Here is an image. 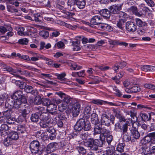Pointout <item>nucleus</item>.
I'll return each instance as SVG.
<instances>
[{
	"label": "nucleus",
	"instance_id": "obj_1",
	"mask_svg": "<svg viewBox=\"0 0 155 155\" xmlns=\"http://www.w3.org/2000/svg\"><path fill=\"white\" fill-rule=\"evenodd\" d=\"M94 134H100L104 136H107L106 140L108 143L110 144L113 140V136L111 135H108L110 134V131L105 127H102L101 125L95 126L94 128Z\"/></svg>",
	"mask_w": 155,
	"mask_h": 155
},
{
	"label": "nucleus",
	"instance_id": "obj_2",
	"mask_svg": "<svg viewBox=\"0 0 155 155\" xmlns=\"http://www.w3.org/2000/svg\"><path fill=\"white\" fill-rule=\"evenodd\" d=\"M100 142L101 143H100V141L98 139L94 140L93 138H89L84 142V145L88 147L93 151H97L98 149V147H101L103 145V140L101 138V135L100 136Z\"/></svg>",
	"mask_w": 155,
	"mask_h": 155
},
{
	"label": "nucleus",
	"instance_id": "obj_3",
	"mask_svg": "<svg viewBox=\"0 0 155 155\" xmlns=\"http://www.w3.org/2000/svg\"><path fill=\"white\" fill-rule=\"evenodd\" d=\"M30 149L32 153L41 155L43 153L45 147L41 145L38 141L34 140L31 142L29 145Z\"/></svg>",
	"mask_w": 155,
	"mask_h": 155
},
{
	"label": "nucleus",
	"instance_id": "obj_4",
	"mask_svg": "<svg viewBox=\"0 0 155 155\" xmlns=\"http://www.w3.org/2000/svg\"><path fill=\"white\" fill-rule=\"evenodd\" d=\"M12 97L15 100H20L25 103L27 102V100L25 96L23 94L22 91H17L14 93Z\"/></svg>",
	"mask_w": 155,
	"mask_h": 155
},
{
	"label": "nucleus",
	"instance_id": "obj_5",
	"mask_svg": "<svg viewBox=\"0 0 155 155\" xmlns=\"http://www.w3.org/2000/svg\"><path fill=\"white\" fill-rule=\"evenodd\" d=\"M0 67L2 69H3L4 71H7L10 73L14 76L18 77L19 75L17 74H13V69L10 66L7 65L5 63L3 62H0Z\"/></svg>",
	"mask_w": 155,
	"mask_h": 155
},
{
	"label": "nucleus",
	"instance_id": "obj_6",
	"mask_svg": "<svg viewBox=\"0 0 155 155\" xmlns=\"http://www.w3.org/2000/svg\"><path fill=\"white\" fill-rule=\"evenodd\" d=\"M71 110L72 113V115L73 117H77L79 114L80 111V106L79 104L78 103H75L73 105H71Z\"/></svg>",
	"mask_w": 155,
	"mask_h": 155
},
{
	"label": "nucleus",
	"instance_id": "obj_7",
	"mask_svg": "<svg viewBox=\"0 0 155 155\" xmlns=\"http://www.w3.org/2000/svg\"><path fill=\"white\" fill-rule=\"evenodd\" d=\"M84 118L79 119L74 126V130L78 132L81 131L83 128V124L84 123Z\"/></svg>",
	"mask_w": 155,
	"mask_h": 155
},
{
	"label": "nucleus",
	"instance_id": "obj_8",
	"mask_svg": "<svg viewBox=\"0 0 155 155\" xmlns=\"http://www.w3.org/2000/svg\"><path fill=\"white\" fill-rule=\"evenodd\" d=\"M113 111L116 117L118 119L119 122H121L123 121L124 122L126 121V119L125 117L121 114L120 110L117 109H114Z\"/></svg>",
	"mask_w": 155,
	"mask_h": 155
},
{
	"label": "nucleus",
	"instance_id": "obj_9",
	"mask_svg": "<svg viewBox=\"0 0 155 155\" xmlns=\"http://www.w3.org/2000/svg\"><path fill=\"white\" fill-rule=\"evenodd\" d=\"M111 121V118L106 114H103L101 118V123L103 125L108 126Z\"/></svg>",
	"mask_w": 155,
	"mask_h": 155
},
{
	"label": "nucleus",
	"instance_id": "obj_10",
	"mask_svg": "<svg viewBox=\"0 0 155 155\" xmlns=\"http://www.w3.org/2000/svg\"><path fill=\"white\" fill-rule=\"evenodd\" d=\"M126 28L128 31L133 32L136 30L137 26L134 23L128 21L126 24Z\"/></svg>",
	"mask_w": 155,
	"mask_h": 155
},
{
	"label": "nucleus",
	"instance_id": "obj_11",
	"mask_svg": "<svg viewBox=\"0 0 155 155\" xmlns=\"http://www.w3.org/2000/svg\"><path fill=\"white\" fill-rule=\"evenodd\" d=\"M21 119V116L19 117L16 120L15 118L10 117L7 118L6 122L9 124H15V122H17L18 123L22 122Z\"/></svg>",
	"mask_w": 155,
	"mask_h": 155
},
{
	"label": "nucleus",
	"instance_id": "obj_12",
	"mask_svg": "<svg viewBox=\"0 0 155 155\" xmlns=\"http://www.w3.org/2000/svg\"><path fill=\"white\" fill-rule=\"evenodd\" d=\"M39 119L41 120V121L50 120L51 115L48 113L43 112L40 114Z\"/></svg>",
	"mask_w": 155,
	"mask_h": 155
},
{
	"label": "nucleus",
	"instance_id": "obj_13",
	"mask_svg": "<svg viewBox=\"0 0 155 155\" xmlns=\"http://www.w3.org/2000/svg\"><path fill=\"white\" fill-rule=\"evenodd\" d=\"M71 42L72 43V45L73 46V51H78L80 50L81 47L80 46V41L79 40L71 41Z\"/></svg>",
	"mask_w": 155,
	"mask_h": 155
},
{
	"label": "nucleus",
	"instance_id": "obj_14",
	"mask_svg": "<svg viewBox=\"0 0 155 155\" xmlns=\"http://www.w3.org/2000/svg\"><path fill=\"white\" fill-rule=\"evenodd\" d=\"M142 71L145 72L153 71H155V66L147 65H143L141 66Z\"/></svg>",
	"mask_w": 155,
	"mask_h": 155
},
{
	"label": "nucleus",
	"instance_id": "obj_15",
	"mask_svg": "<svg viewBox=\"0 0 155 155\" xmlns=\"http://www.w3.org/2000/svg\"><path fill=\"white\" fill-rule=\"evenodd\" d=\"M17 133L19 136L23 137L26 136V131L25 127L23 126H20L18 127L17 129Z\"/></svg>",
	"mask_w": 155,
	"mask_h": 155
},
{
	"label": "nucleus",
	"instance_id": "obj_16",
	"mask_svg": "<svg viewBox=\"0 0 155 155\" xmlns=\"http://www.w3.org/2000/svg\"><path fill=\"white\" fill-rule=\"evenodd\" d=\"M130 132L132 135V137L134 138V140L135 141V140H137L140 138V135L137 129H131Z\"/></svg>",
	"mask_w": 155,
	"mask_h": 155
},
{
	"label": "nucleus",
	"instance_id": "obj_17",
	"mask_svg": "<svg viewBox=\"0 0 155 155\" xmlns=\"http://www.w3.org/2000/svg\"><path fill=\"white\" fill-rule=\"evenodd\" d=\"M91 112V107L89 106H87L84 109V116L83 118L85 117L86 118V119L89 118L90 117Z\"/></svg>",
	"mask_w": 155,
	"mask_h": 155
},
{
	"label": "nucleus",
	"instance_id": "obj_18",
	"mask_svg": "<svg viewBox=\"0 0 155 155\" xmlns=\"http://www.w3.org/2000/svg\"><path fill=\"white\" fill-rule=\"evenodd\" d=\"M18 133L15 131L10 132L8 134V136L12 140H16L18 139L19 137Z\"/></svg>",
	"mask_w": 155,
	"mask_h": 155
},
{
	"label": "nucleus",
	"instance_id": "obj_19",
	"mask_svg": "<svg viewBox=\"0 0 155 155\" xmlns=\"http://www.w3.org/2000/svg\"><path fill=\"white\" fill-rule=\"evenodd\" d=\"M91 123L97 126V124L99 122V119L97 115L95 113H93L91 116Z\"/></svg>",
	"mask_w": 155,
	"mask_h": 155
},
{
	"label": "nucleus",
	"instance_id": "obj_20",
	"mask_svg": "<svg viewBox=\"0 0 155 155\" xmlns=\"http://www.w3.org/2000/svg\"><path fill=\"white\" fill-rule=\"evenodd\" d=\"M13 107V100L8 99L5 102V107L6 108L11 109Z\"/></svg>",
	"mask_w": 155,
	"mask_h": 155
},
{
	"label": "nucleus",
	"instance_id": "obj_21",
	"mask_svg": "<svg viewBox=\"0 0 155 155\" xmlns=\"http://www.w3.org/2000/svg\"><path fill=\"white\" fill-rule=\"evenodd\" d=\"M140 115L143 121H149L151 119V115L149 113H141Z\"/></svg>",
	"mask_w": 155,
	"mask_h": 155
},
{
	"label": "nucleus",
	"instance_id": "obj_22",
	"mask_svg": "<svg viewBox=\"0 0 155 155\" xmlns=\"http://www.w3.org/2000/svg\"><path fill=\"white\" fill-rule=\"evenodd\" d=\"M57 143H52L49 144L46 148V150L48 152H52L56 148L55 146Z\"/></svg>",
	"mask_w": 155,
	"mask_h": 155
},
{
	"label": "nucleus",
	"instance_id": "obj_23",
	"mask_svg": "<svg viewBox=\"0 0 155 155\" xmlns=\"http://www.w3.org/2000/svg\"><path fill=\"white\" fill-rule=\"evenodd\" d=\"M99 13L102 16L108 18L110 17L111 14V12L110 10H100Z\"/></svg>",
	"mask_w": 155,
	"mask_h": 155
},
{
	"label": "nucleus",
	"instance_id": "obj_24",
	"mask_svg": "<svg viewBox=\"0 0 155 155\" xmlns=\"http://www.w3.org/2000/svg\"><path fill=\"white\" fill-rule=\"evenodd\" d=\"M84 123L83 124V128L84 130L88 131L91 128L90 123L87 120L84 119Z\"/></svg>",
	"mask_w": 155,
	"mask_h": 155
},
{
	"label": "nucleus",
	"instance_id": "obj_25",
	"mask_svg": "<svg viewBox=\"0 0 155 155\" xmlns=\"http://www.w3.org/2000/svg\"><path fill=\"white\" fill-rule=\"evenodd\" d=\"M137 117H135V119L133 120H131V123L132 124V128L131 129H137V128L139 126L140 122L137 121Z\"/></svg>",
	"mask_w": 155,
	"mask_h": 155
},
{
	"label": "nucleus",
	"instance_id": "obj_26",
	"mask_svg": "<svg viewBox=\"0 0 155 155\" xmlns=\"http://www.w3.org/2000/svg\"><path fill=\"white\" fill-rule=\"evenodd\" d=\"M39 113L32 114L31 117V120L32 122H37L39 120Z\"/></svg>",
	"mask_w": 155,
	"mask_h": 155
},
{
	"label": "nucleus",
	"instance_id": "obj_27",
	"mask_svg": "<svg viewBox=\"0 0 155 155\" xmlns=\"http://www.w3.org/2000/svg\"><path fill=\"white\" fill-rule=\"evenodd\" d=\"M123 139L126 142H129L130 141H134V139H131V136L128 134V133H126L122 134Z\"/></svg>",
	"mask_w": 155,
	"mask_h": 155
},
{
	"label": "nucleus",
	"instance_id": "obj_28",
	"mask_svg": "<svg viewBox=\"0 0 155 155\" xmlns=\"http://www.w3.org/2000/svg\"><path fill=\"white\" fill-rule=\"evenodd\" d=\"M15 83L16 85L21 89H24L26 85L25 82L20 81H16Z\"/></svg>",
	"mask_w": 155,
	"mask_h": 155
},
{
	"label": "nucleus",
	"instance_id": "obj_29",
	"mask_svg": "<svg viewBox=\"0 0 155 155\" xmlns=\"http://www.w3.org/2000/svg\"><path fill=\"white\" fill-rule=\"evenodd\" d=\"M22 103H24L21 100H13V108L15 109L19 108Z\"/></svg>",
	"mask_w": 155,
	"mask_h": 155
},
{
	"label": "nucleus",
	"instance_id": "obj_30",
	"mask_svg": "<svg viewBox=\"0 0 155 155\" xmlns=\"http://www.w3.org/2000/svg\"><path fill=\"white\" fill-rule=\"evenodd\" d=\"M80 9H83L85 5V2L84 0H78L77 2L76 5Z\"/></svg>",
	"mask_w": 155,
	"mask_h": 155
},
{
	"label": "nucleus",
	"instance_id": "obj_31",
	"mask_svg": "<svg viewBox=\"0 0 155 155\" xmlns=\"http://www.w3.org/2000/svg\"><path fill=\"white\" fill-rule=\"evenodd\" d=\"M115 148L114 146L108 147L106 150L107 155H113L114 152Z\"/></svg>",
	"mask_w": 155,
	"mask_h": 155
},
{
	"label": "nucleus",
	"instance_id": "obj_32",
	"mask_svg": "<svg viewBox=\"0 0 155 155\" xmlns=\"http://www.w3.org/2000/svg\"><path fill=\"white\" fill-rule=\"evenodd\" d=\"M18 73H19L21 74L24 75V74H28L30 75V74L28 71H22L20 69H18L17 70H15L13 69V74H17Z\"/></svg>",
	"mask_w": 155,
	"mask_h": 155
},
{
	"label": "nucleus",
	"instance_id": "obj_33",
	"mask_svg": "<svg viewBox=\"0 0 155 155\" xmlns=\"http://www.w3.org/2000/svg\"><path fill=\"white\" fill-rule=\"evenodd\" d=\"M125 146L124 143H119L117 147V150L120 153L124 151V149Z\"/></svg>",
	"mask_w": 155,
	"mask_h": 155
},
{
	"label": "nucleus",
	"instance_id": "obj_34",
	"mask_svg": "<svg viewBox=\"0 0 155 155\" xmlns=\"http://www.w3.org/2000/svg\"><path fill=\"white\" fill-rule=\"evenodd\" d=\"M137 25L139 26H147V24L145 22H143L142 20L139 18L135 19Z\"/></svg>",
	"mask_w": 155,
	"mask_h": 155
},
{
	"label": "nucleus",
	"instance_id": "obj_35",
	"mask_svg": "<svg viewBox=\"0 0 155 155\" xmlns=\"http://www.w3.org/2000/svg\"><path fill=\"white\" fill-rule=\"evenodd\" d=\"M21 66L25 67V68L31 71H34L38 72H39L40 71L36 68H34L32 66L27 65H21Z\"/></svg>",
	"mask_w": 155,
	"mask_h": 155
},
{
	"label": "nucleus",
	"instance_id": "obj_36",
	"mask_svg": "<svg viewBox=\"0 0 155 155\" xmlns=\"http://www.w3.org/2000/svg\"><path fill=\"white\" fill-rule=\"evenodd\" d=\"M24 91L27 93H31L33 94L34 92H33V88L30 85H26L24 88Z\"/></svg>",
	"mask_w": 155,
	"mask_h": 155
},
{
	"label": "nucleus",
	"instance_id": "obj_37",
	"mask_svg": "<svg viewBox=\"0 0 155 155\" xmlns=\"http://www.w3.org/2000/svg\"><path fill=\"white\" fill-rule=\"evenodd\" d=\"M98 19H99V16H95L93 17L91 21V25H97V23L98 22Z\"/></svg>",
	"mask_w": 155,
	"mask_h": 155
},
{
	"label": "nucleus",
	"instance_id": "obj_38",
	"mask_svg": "<svg viewBox=\"0 0 155 155\" xmlns=\"http://www.w3.org/2000/svg\"><path fill=\"white\" fill-rule=\"evenodd\" d=\"M39 35L44 38H46L49 36V34L48 31L45 30H43L40 32Z\"/></svg>",
	"mask_w": 155,
	"mask_h": 155
},
{
	"label": "nucleus",
	"instance_id": "obj_39",
	"mask_svg": "<svg viewBox=\"0 0 155 155\" xmlns=\"http://www.w3.org/2000/svg\"><path fill=\"white\" fill-rule=\"evenodd\" d=\"M123 4L114 5L110 6L109 9L110 10H120L122 8Z\"/></svg>",
	"mask_w": 155,
	"mask_h": 155
},
{
	"label": "nucleus",
	"instance_id": "obj_40",
	"mask_svg": "<svg viewBox=\"0 0 155 155\" xmlns=\"http://www.w3.org/2000/svg\"><path fill=\"white\" fill-rule=\"evenodd\" d=\"M58 119L65 122L67 119L65 115L62 113L59 112L58 116Z\"/></svg>",
	"mask_w": 155,
	"mask_h": 155
},
{
	"label": "nucleus",
	"instance_id": "obj_41",
	"mask_svg": "<svg viewBox=\"0 0 155 155\" xmlns=\"http://www.w3.org/2000/svg\"><path fill=\"white\" fill-rule=\"evenodd\" d=\"M10 127L6 124H2L0 127V131H8L9 130Z\"/></svg>",
	"mask_w": 155,
	"mask_h": 155
},
{
	"label": "nucleus",
	"instance_id": "obj_42",
	"mask_svg": "<svg viewBox=\"0 0 155 155\" xmlns=\"http://www.w3.org/2000/svg\"><path fill=\"white\" fill-rule=\"evenodd\" d=\"M63 100L64 103H66L67 104H71L72 101L71 98L69 96L66 95H65Z\"/></svg>",
	"mask_w": 155,
	"mask_h": 155
},
{
	"label": "nucleus",
	"instance_id": "obj_43",
	"mask_svg": "<svg viewBox=\"0 0 155 155\" xmlns=\"http://www.w3.org/2000/svg\"><path fill=\"white\" fill-rule=\"evenodd\" d=\"M13 143V141L12 140L9 138V137L8 136L4 140V144L5 146H8L10 145Z\"/></svg>",
	"mask_w": 155,
	"mask_h": 155
},
{
	"label": "nucleus",
	"instance_id": "obj_44",
	"mask_svg": "<svg viewBox=\"0 0 155 155\" xmlns=\"http://www.w3.org/2000/svg\"><path fill=\"white\" fill-rule=\"evenodd\" d=\"M71 105L69 106V104L68 105L66 104H62L59 105V108H61V110H65L67 109L68 107L69 109L71 108Z\"/></svg>",
	"mask_w": 155,
	"mask_h": 155
},
{
	"label": "nucleus",
	"instance_id": "obj_45",
	"mask_svg": "<svg viewBox=\"0 0 155 155\" xmlns=\"http://www.w3.org/2000/svg\"><path fill=\"white\" fill-rule=\"evenodd\" d=\"M76 149L79 153L82 154L83 155L85 154L86 153V150L82 147H78Z\"/></svg>",
	"mask_w": 155,
	"mask_h": 155
},
{
	"label": "nucleus",
	"instance_id": "obj_46",
	"mask_svg": "<svg viewBox=\"0 0 155 155\" xmlns=\"http://www.w3.org/2000/svg\"><path fill=\"white\" fill-rule=\"evenodd\" d=\"M131 88V91L132 93H137L140 91V88L139 86L137 85L133 86Z\"/></svg>",
	"mask_w": 155,
	"mask_h": 155
},
{
	"label": "nucleus",
	"instance_id": "obj_47",
	"mask_svg": "<svg viewBox=\"0 0 155 155\" xmlns=\"http://www.w3.org/2000/svg\"><path fill=\"white\" fill-rule=\"evenodd\" d=\"M12 113V111L11 109H8V110L3 112L4 115L6 118L11 117Z\"/></svg>",
	"mask_w": 155,
	"mask_h": 155
},
{
	"label": "nucleus",
	"instance_id": "obj_48",
	"mask_svg": "<svg viewBox=\"0 0 155 155\" xmlns=\"http://www.w3.org/2000/svg\"><path fill=\"white\" fill-rule=\"evenodd\" d=\"M124 19H121L117 22V25L120 29H122L124 28Z\"/></svg>",
	"mask_w": 155,
	"mask_h": 155
},
{
	"label": "nucleus",
	"instance_id": "obj_49",
	"mask_svg": "<svg viewBox=\"0 0 155 155\" xmlns=\"http://www.w3.org/2000/svg\"><path fill=\"white\" fill-rule=\"evenodd\" d=\"M128 127V124L127 123L124 124L122 125L121 130L122 132V134L127 133Z\"/></svg>",
	"mask_w": 155,
	"mask_h": 155
},
{
	"label": "nucleus",
	"instance_id": "obj_50",
	"mask_svg": "<svg viewBox=\"0 0 155 155\" xmlns=\"http://www.w3.org/2000/svg\"><path fill=\"white\" fill-rule=\"evenodd\" d=\"M42 103L45 106H48L51 104L50 100L48 98H44L42 99Z\"/></svg>",
	"mask_w": 155,
	"mask_h": 155
},
{
	"label": "nucleus",
	"instance_id": "obj_51",
	"mask_svg": "<svg viewBox=\"0 0 155 155\" xmlns=\"http://www.w3.org/2000/svg\"><path fill=\"white\" fill-rule=\"evenodd\" d=\"M56 76H57L58 79L61 81H64L66 79L65 78L66 74L64 73L60 74H57Z\"/></svg>",
	"mask_w": 155,
	"mask_h": 155
},
{
	"label": "nucleus",
	"instance_id": "obj_52",
	"mask_svg": "<svg viewBox=\"0 0 155 155\" xmlns=\"http://www.w3.org/2000/svg\"><path fill=\"white\" fill-rule=\"evenodd\" d=\"M88 135V133L84 131H82L80 134L79 137L83 140H86Z\"/></svg>",
	"mask_w": 155,
	"mask_h": 155
},
{
	"label": "nucleus",
	"instance_id": "obj_53",
	"mask_svg": "<svg viewBox=\"0 0 155 155\" xmlns=\"http://www.w3.org/2000/svg\"><path fill=\"white\" fill-rule=\"evenodd\" d=\"M30 112L29 110L27 108L23 109L21 111V113L22 116L25 118L26 115Z\"/></svg>",
	"mask_w": 155,
	"mask_h": 155
},
{
	"label": "nucleus",
	"instance_id": "obj_54",
	"mask_svg": "<svg viewBox=\"0 0 155 155\" xmlns=\"http://www.w3.org/2000/svg\"><path fill=\"white\" fill-rule=\"evenodd\" d=\"M42 100L40 97H36L34 99V103L35 105H39L42 103Z\"/></svg>",
	"mask_w": 155,
	"mask_h": 155
},
{
	"label": "nucleus",
	"instance_id": "obj_55",
	"mask_svg": "<svg viewBox=\"0 0 155 155\" xmlns=\"http://www.w3.org/2000/svg\"><path fill=\"white\" fill-rule=\"evenodd\" d=\"M40 127L43 128H48V123L46 122V123L44 121H41L40 122Z\"/></svg>",
	"mask_w": 155,
	"mask_h": 155
},
{
	"label": "nucleus",
	"instance_id": "obj_56",
	"mask_svg": "<svg viewBox=\"0 0 155 155\" xmlns=\"http://www.w3.org/2000/svg\"><path fill=\"white\" fill-rule=\"evenodd\" d=\"M28 42V40L26 38H24L19 39L18 41V43L21 44L27 45Z\"/></svg>",
	"mask_w": 155,
	"mask_h": 155
},
{
	"label": "nucleus",
	"instance_id": "obj_57",
	"mask_svg": "<svg viewBox=\"0 0 155 155\" xmlns=\"http://www.w3.org/2000/svg\"><path fill=\"white\" fill-rule=\"evenodd\" d=\"M56 109L54 110V111L53 110H50L49 109H48V112H49L50 114H51L53 116V117H55L56 116H58V114H59L60 112H58L56 110Z\"/></svg>",
	"mask_w": 155,
	"mask_h": 155
},
{
	"label": "nucleus",
	"instance_id": "obj_58",
	"mask_svg": "<svg viewBox=\"0 0 155 155\" xmlns=\"http://www.w3.org/2000/svg\"><path fill=\"white\" fill-rule=\"evenodd\" d=\"M118 16L120 18H122L125 19H126V18H127V14L124 12L120 11H119V13L118 14Z\"/></svg>",
	"mask_w": 155,
	"mask_h": 155
},
{
	"label": "nucleus",
	"instance_id": "obj_59",
	"mask_svg": "<svg viewBox=\"0 0 155 155\" xmlns=\"http://www.w3.org/2000/svg\"><path fill=\"white\" fill-rule=\"evenodd\" d=\"M8 98V95L5 93H4L0 96V99L3 101H6L7 100V98Z\"/></svg>",
	"mask_w": 155,
	"mask_h": 155
},
{
	"label": "nucleus",
	"instance_id": "obj_60",
	"mask_svg": "<svg viewBox=\"0 0 155 155\" xmlns=\"http://www.w3.org/2000/svg\"><path fill=\"white\" fill-rule=\"evenodd\" d=\"M8 29V31H9L7 33V36H8V37L12 36L13 35V33L12 32V28L11 26H8L7 27Z\"/></svg>",
	"mask_w": 155,
	"mask_h": 155
},
{
	"label": "nucleus",
	"instance_id": "obj_61",
	"mask_svg": "<svg viewBox=\"0 0 155 155\" xmlns=\"http://www.w3.org/2000/svg\"><path fill=\"white\" fill-rule=\"evenodd\" d=\"M103 102L102 100L98 99L93 100L92 101V102L93 104L98 105H102Z\"/></svg>",
	"mask_w": 155,
	"mask_h": 155
},
{
	"label": "nucleus",
	"instance_id": "obj_62",
	"mask_svg": "<svg viewBox=\"0 0 155 155\" xmlns=\"http://www.w3.org/2000/svg\"><path fill=\"white\" fill-rule=\"evenodd\" d=\"M41 139L43 140H47L48 138V137L47 134L46 132H43L40 135Z\"/></svg>",
	"mask_w": 155,
	"mask_h": 155
},
{
	"label": "nucleus",
	"instance_id": "obj_63",
	"mask_svg": "<svg viewBox=\"0 0 155 155\" xmlns=\"http://www.w3.org/2000/svg\"><path fill=\"white\" fill-rule=\"evenodd\" d=\"M8 28H6L5 27L3 26H0V32H1L2 34H3L5 33L6 32L8 31Z\"/></svg>",
	"mask_w": 155,
	"mask_h": 155
},
{
	"label": "nucleus",
	"instance_id": "obj_64",
	"mask_svg": "<svg viewBox=\"0 0 155 155\" xmlns=\"http://www.w3.org/2000/svg\"><path fill=\"white\" fill-rule=\"evenodd\" d=\"M144 86L145 87L151 89H155V86L152 84H145Z\"/></svg>",
	"mask_w": 155,
	"mask_h": 155
}]
</instances>
